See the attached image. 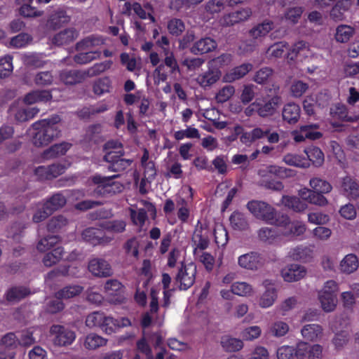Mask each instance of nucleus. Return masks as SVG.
I'll return each mask as SVG.
<instances>
[{
  "label": "nucleus",
  "mask_w": 359,
  "mask_h": 359,
  "mask_svg": "<svg viewBox=\"0 0 359 359\" xmlns=\"http://www.w3.org/2000/svg\"><path fill=\"white\" fill-rule=\"evenodd\" d=\"M247 208L257 219L277 226H285L290 223V217L278 212L272 205L262 201L253 200L247 204Z\"/></svg>",
  "instance_id": "f257e3e1"
},
{
  "label": "nucleus",
  "mask_w": 359,
  "mask_h": 359,
  "mask_svg": "<svg viewBox=\"0 0 359 359\" xmlns=\"http://www.w3.org/2000/svg\"><path fill=\"white\" fill-rule=\"evenodd\" d=\"M60 117L55 115L48 119H43L33 123L32 128L36 130L32 137V142L36 147H44L49 144L60 134L57 123Z\"/></svg>",
  "instance_id": "f03ea898"
},
{
  "label": "nucleus",
  "mask_w": 359,
  "mask_h": 359,
  "mask_svg": "<svg viewBox=\"0 0 359 359\" xmlns=\"http://www.w3.org/2000/svg\"><path fill=\"white\" fill-rule=\"evenodd\" d=\"M118 177L119 175L106 177L99 174L92 176L91 181L97 185L93 195L94 196H105L121 192L123 187L122 184L114 181V179Z\"/></svg>",
  "instance_id": "7ed1b4c3"
},
{
  "label": "nucleus",
  "mask_w": 359,
  "mask_h": 359,
  "mask_svg": "<svg viewBox=\"0 0 359 359\" xmlns=\"http://www.w3.org/2000/svg\"><path fill=\"white\" fill-rule=\"evenodd\" d=\"M164 55L165 57L163 63L158 65L155 69L158 78L162 81L167 80L168 72L170 74L180 72V67L173 53L169 48H164Z\"/></svg>",
  "instance_id": "20e7f679"
},
{
  "label": "nucleus",
  "mask_w": 359,
  "mask_h": 359,
  "mask_svg": "<svg viewBox=\"0 0 359 359\" xmlns=\"http://www.w3.org/2000/svg\"><path fill=\"white\" fill-rule=\"evenodd\" d=\"M124 154L123 149L109 151L105 153L103 158L104 161L109 163L108 170L109 171L122 172L130 166L133 160L123 158Z\"/></svg>",
  "instance_id": "39448f33"
},
{
  "label": "nucleus",
  "mask_w": 359,
  "mask_h": 359,
  "mask_svg": "<svg viewBox=\"0 0 359 359\" xmlns=\"http://www.w3.org/2000/svg\"><path fill=\"white\" fill-rule=\"evenodd\" d=\"M196 266L193 264H181L180 268L175 277L176 283L180 284V289L187 290L191 287L196 280Z\"/></svg>",
  "instance_id": "423d86ee"
},
{
  "label": "nucleus",
  "mask_w": 359,
  "mask_h": 359,
  "mask_svg": "<svg viewBox=\"0 0 359 359\" xmlns=\"http://www.w3.org/2000/svg\"><path fill=\"white\" fill-rule=\"evenodd\" d=\"M50 333L53 337L55 345L66 346L72 344L76 338L74 332L60 325H53L50 327Z\"/></svg>",
  "instance_id": "0eeeda50"
},
{
  "label": "nucleus",
  "mask_w": 359,
  "mask_h": 359,
  "mask_svg": "<svg viewBox=\"0 0 359 359\" xmlns=\"http://www.w3.org/2000/svg\"><path fill=\"white\" fill-rule=\"evenodd\" d=\"M280 102V97L275 95L271 97L257 98L253 102V105L257 107V114L262 118H265L272 116L275 113Z\"/></svg>",
  "instance_id": "6e6552de"
},
{
  "label": "nucleus",
  "mask_w": 359,
  "mask_h": 359,
  "mask_svg": "<svg viewBox=\"0 0 359 359\" xmlns=\"http://www.w3.org/2000/svg\"><path fill=\"white\" fill-rule=\"evenodd\" d=\"M81 237L84 241L93 246L107 244L112 239L106 236L102 229L94 227H88L84 229L81 233Z\"/></svg>",
  "instance_id": "1a4fd4ad"
},
{
  "label": "nucleus",
  "mask_w": 359,
  "mask_h": 359,
  "mask_svg": "<svg viewBox=\"0 0 359 359\" xmlns=\"http://www.w3.org/2000/svg\"><path fill=\"white\" fill-rule=\"evenodd\" d=\"M265 262L263 256L256 252L241 255L238 257V264L244 269L250 270H256L262 266Z\"/></svg>",
  "instance_id": "9d476101"
},
{
  "label": "nucleus",
  "mask_w": 359,
  "mask_h": 359,
  "mask_svg": "<svg viewBox=\"0 0 359 359\" xmlns=\"http://www.w3.org/2000/svg\"><path fill=\"white\" fill-rule=\"evenodd\" d=\"M302 109L298 104L288 102L284 104L282 109V119L284 123L289 125L296 124L301 116Z\"/></svg>",
  "instance_id": "9b49d317"
},
{
  "label": "nucleus",
  "mask_w": 359,
  "mask_h": 359,
  "mask_svg": "<svg viewBox=\"0 0 359 359\" xmlns=\"http://www.w3.org/2000/svg\"><path fill=\"white\" fill-rule=\"evenodd\" d=\"M70 21V17L67 11L61 8L54 10L48 17L47 26L53 30L60 28L63 25Z\"/></svg>",
  "instance_id": "f8f14e48"
},
{
  "label": "nucleus",
  "mask_w": 359,
  "mask_h": 359,
  "mask_svg": "<svg viewBox=\"0 0 359 359\" xmlns=\"http://www.w3.org/2000/svg\"><path fill=\"white\" fill-rule=\"evenodd\" d=\"M88 270L98 277H108L112 273L108 262L100 258H94L89 262Z\"/></svg>",
  "instance_id": "ddd939ff"
},
{
  "label": "nucleus",
  "mask_w": 359,
  "mask_h": 359,
  "mask_svg": "<svg viewBox=\"0 0 359 359\" xmlns=\"http://www.w3.org/2000/svg\"><path fill=\"white\" fill-rule=\"evenodd\" d=\"M217 46V42L214 39L205 37L196 41L190 48V52L194 55H203L213 51Z\"/></svg>",
  "instance_id": "4468645a"
},
{
  "label": "nucleus",
  "mask_w": 359,
  "mask_h": 359,
  "mask_svg": "<svg viewBox=\"0 0 359 359\" xmlns=\"http://www.w3.org/2000/svg\"><path fill=\"white\" fill-rule=\"evenodd\" d=\"M222 76V72L217 67H209L204 73L197 77L198 84L205 88L215 83Z\"/></svg>",
  "instance_id": "2eb2a0df"
},
{
  "label": "nucleus",
  "mask_w": 359,
  "mask_h": 359,
  "mask_svg": "<svg viewBox=\"0 0 359 359\" xmlns=\"http://www.w3.org/2000/svg\"><path fill=\"white\" fill-rule=\"evenodd\" d=\"M252 69V65L250 63H243L239 66L235 67L229 72H226L223 76V81L226 83H231L244 77Z\"/></svg>",
  "instance_id": "dca6fc26"
},
{
  "label": "nucleus",
  "mask_w": 359,
  "mask_h": 359,
  "mask_svg": "<svg viewBox=\"0 0 359 359\" xmlns=\"http://www.w3.org/2000/svg\"><path fill=\"white\" fill-rule=\"evenodd\" d=\"M306 270L304 266L292 264H290L287 269L282 271V276L285 281L293 282L297 281L306 275Z\"/></svg>",
  "instance_id": "f3484780"
},
{
  "label": "nucleus",
  "mask_w": 359,
  "mask_h": 359,
  "mask_svg": "<svg viewBox=\"0 0 359 359\" xmlns=\"http://www.w3.org/2000/svg\"><path fill=\"white\" fill-rule=\"evenodd\" d=\"M341 189L344 194L350 199H356L359 197V184L349 176L342 179Z\"/></svg>",
  "instance_id": "a211bd4d"
},
{
  "label": "nucleus",
  "mask_w": 359,
  "mask_h": 359,
  "mask_svg": "<svg viewBox=\"0 0 359 359\" xmlns=\"http://www.w3.org/2000/svg\"><path fill=\"white\" fill-rule=\"evenodd\" d=\"M78 32L74 28H67L56 34L53 38V43L56 46L69 44L78 37Z\"/></svg>",
  "instance_id": "6ab92c4d"
},
{
  "label": "nucleus",
  "mask_w": 359,
  "mask_h": 359,
  "mask_svg": "<svg viewBox=\"0 0 359 359\" xmlns=\"http://www.w3.org/2000/svg\"><path fill=\"white\" fill-rule=\"evenodd\" d=\"M52 99V94L50 90H36L25 95L24 102L27 104H33L36 102H47Z\"/></svg>",
  "instance_id": "aec40b11"
},
{
  "label": "nucleus",
  "mask_w": 359,
  "mask_h": 359,
  "mask_svg": "<svg viewBox=\"0 0 359 359\" xmlns=\"http://www.w3.org/2000/svg\"><path fill=\"white\" fill-rule=\"evenodd\" d=\"M60 79L66 85H74L85 79V74L79 70L65 69L60 72Z\"/></svg>",
  "instance_id": "412c9836"
},
{
  "label": "nucleus",
  "mask_w": 359,
  "mask_h": 359,
  "mask_svg": "<svg viewBox=\"0 0 359 359\" xmlns=\"http://www.w3.org/2000/svg\"><path fill=\"white\" fill-rule=\"evenodd\" d=\"M67 200L65 196L60 193L53 194L44 203L45 209L49 210L51 214L65 205Z\"/></svg>",
  "instance_id": "4be33fe9"
},
{
  "label": "nucleus",
  "mask_w": 359,
  "mask_h": 359,
  "mask_svg": "<svg viewBox=\"0 0 359 359\" xmlns=\"http://www.w3.org/2000/svg\"><path fill=\"white\" fill-rule=\"evenodd\" d=\"M31 294L30 290L24 286H15L8 289L5 294L8 302H18Z\"/></svg>",
  "instance_id": "5701e85b"
},
{
  "label": "nucleus",
  "mask_w": 359,
  "mask_h": 359,
  "mask_svg": "<svg viewBox=\"0 0 359 359\" xmlns=\"http://www.w3.org/2000/svg\"><path fill=\"white\" fill-rule=\"evenodd\" d=\"M83 290L79 285H69L59 290L55 294V297L58 299H68L79 295Z\"/></svg>",
  "instance_id": "b1692460"
},
{
  "label": "nucleus",
  "mask_w": 359,
  "mask_h": 359,
  "mask_svg": "<svg viewBox=\"0 0 359 359\" xmlns=\"http://www.w3.org/2000/svg\"><path fill=\"white\" fill-rule=\"evenodd\" d=\"M351 6V0H339L330 11L331 18L336 21L342 20L344 18V13L350 8Z\"/></svg>",
  "instance_id": "393cba45"
},
{
  "label": "nucleus",
  "mask_w": 359,
  "mask_h": 359,
  "mask_svg": "<svg viewBox=\"0 0 359 359\" xmlns=\"http://www.w3.org/2000/svg\"><path fill=\"white\" fill-rule=\"evenodd\" d=\"M281 203L284 206L297 212H302L307 208V204L297 196H283Z\"/></svg>",
  "instance_id": "a878e982"
},
{
  "label": "nucleus",
  "mask_w": 359,
  "mask_h": 359,
  "mask_svg": "<svg viewBox=\"0 0 359 359\" xmlns=\"http://www.w3.org/2000/svg\"><path fill=\"white\" fill-rule=\"evenodd\" d=\"M273 29V22L269 20H266L263 22L252 27L249 31V34L253 39H258L266 36Z\"/></svg>",
  "instance_id": "bb28decb"
},
{
  "label": "nucleus",
  "mask_w": 359,
  "mask_h": 359,
  "mask_svg": "<svg viewBox=\"0 0 359 359\" xmlns=\"http://www.w3.org/2000/svg\"><path fill=\"white\" fill-rule=\"evenodd\" d=\"M319 300L321 304V306L325 311H332L337 306V294L320 292L319 293Z\"/></svg>",
  "instance_id": "cd10ccee"
},
{
  "label": "nucleus",
  "mask_w": 359,
  "mask_h": 359,
  "mask_svg": "<svg viewBox=\"0 0 359 359\" xmlns=\"http://www.w3.org/2000/svg\"><path fill=\"white\" fill-rule=\"evenodd\" d=\"M71 146L72 144L67 142L55 144L44 151L43 157L45 158H53L59 156L65 155L70 149Z\"/></svg>",
  "instance_id": "c85d7f7f"
},
{
  "label": "nucleus",
  "mask_w": 359,
  "mask_h": 359,
  "mask_svg": "<svg viewBox=\"0 0 359 359\" xmlns=\"http://www.w3.org/2000/svg\"><path fill=\"white\" fill-rule=\"evenodd\" d=\"M231 227L234 230L244 231L248 228V222L245 215L238 211H234L229 217Z\"/></svg>",
  "instance_id": "c756f323"
},
{
  "label": "nucleus",
  "mask_w": 359,
  "mask_h": 359,
  "mask_svg": "<svg viewBox=\"0 0 359 359\" xmlns=\"http://www.w3.org/2000/svg\"><path fill=\"white\" fill-rule=\"evenodd\" d=\"M221 345L227 352H236L243 347L242 340L226 335L221 339Z\"/></svg>",
  "instance_id": "7c9ffc66"
},
{
  "label": "nucleus",
  "mask_w": 359,
  "mask_h": 359,
  "mask_svg": "<svg viewBox=\"0 0 359 359\" xmlns=\"http://www.w3.org/2000/svg\"><path fill=\"white\" fill-rule=\"evenodd\" d=\"M323 329L320 325L317 324L306 325L302 329L303 337L309 341H316L322 334Z\"/></svg>",
  "instance_id": "2f4dec72"
},
{
  "label": "nucleus",
  "mask_w": 359,
  "mask_h": 359,
  "mask_svg": "<svg viewBox=\"0 0 359 359\" xmlns=\"http://www.w3.org/2000/svg\"><path fill=\"white\" fill-rule=\"evenodd\" d=\"M65 251L62 247H56L51 252L46 253L43 258L46 266H52L63 258Z\"/></svg>",
  "instance_id": "473e14b6"
},
{
  "label": "nucleus",
  "mask_w": 359,
  "mask_h": 359,
  "mask_svg": "<svg viewBox=\"0 0 359 359\" xmlns=\"http://www.w3.org/2000/svg\"><path fill=\"white\" fill-rule=\"evenodd\" d=\"M107 339L102 337L90 333L86 337L84 346L89 350H95L107 344Z\"/></svg>",
  "instance_id": "72a5a7b5"
},
{
  "label": "nucleus",
  "mask_w": 359,
  "mask_h": 359,
  "mask_svg": "<svg viewBox=\"0 0 359 359\" xmlns=\"http://www.w3.org/2000/svg\"><path fill=\"white\" fill-rule=\"evenodd\" d=\"M358 267V260L353 254L347 255L341 262L340 268L341 271L346 273H351Z\"/></svg>",
  "instance_id": "f704fd0d"
},
{
  "label": "nucleus",
  "mask_w": 359,
  "mask_h": 359,
  "mask_svg": "<svg viewBox=\"0 0 359 359\" xmlns=\"http://www.w3.org/2000/svg\"><path fill=\"white\" fill-rule=\"evenodd\" d=\"M305 153L312 163L316 166H320L324 162V154L317 147H309L305 149Z\"/></svg>",
  "instance_id": "c9c22d12"
},
{
  "label": "nucleus",
  "mask_w": 359,
  "mask_h": 359,
  "mask_svg": "<svg viewBox=\"0 0 359 359\" xmlns=\"http://www.w3.org/2000/svg\"><path fill=\"white\" fill-rule=\"evenodd\" d=\"M60 241V236L48 235L39 241L36 248L40 252H46L53 248Z\"/></svg>",
  "instance_id": "e433bc0d"
},
{
  "label": "nucleus",
  "mask_w": 359,
  "mask_h": 359,
  "mask_svg": "<svg viewBox=\"0 0 359 359\" xmlns=\"http://www.w3.org/2000/svg\"><path fill=\"white\" fill-rule=\"evenodd\" d=\"M309 184L314 191L322 194L330 193L332 189L330 182L320 177L311 178Z\"/></svg>",
  "instance_id": "4c0bfd02"
},
{
  "label": "nucleus",
  "mask_w": 359,
  "mask_h": 359,
  "mask_svg": "<svg viewBox=\"0 0 359 359\" xmlns=\"http://www.w3.org/2000/svg\"><path fill=\"white\" fill-rule=\"evenodd\" d=\"M33 0H29L27 3L23 4L19 8L20 15L24 18H31L41 17L43 15V11L38 10L32 6Z\"/></svg>",
  "instance_id": "58836bf2"
},
{
  "label": "nucleus",
  "mask_w": 359,
  "mask_h": 359,
  "mask_svg": "<svg viewBox=\"0 0 359 359\" xmlns=\"http://www.w3.org/2000/svg\"><path fill=\"white\" fill-rule=\"evenodd\" d=\"M100 56L101 51L100 50L79 53L74 56V61L79 65H85L100 58Z\"/></svg>",
  "instance_id": "ea45409f"
},
{
  "label": "nucleus",
  "mask_w": 359,
  "mask_h": 359,
  "mask_svg": "<svg viewBox=\"0 0 359 359\" xmlns=\"http://www.w3.org/2000/svg\"><path fill=\"white\" fill-rule=\"evenodd\" d=\"M330 114L334 118L343 121H353V118L348 116V110L346 105L340 103L334 104L330 109Z\"/></svg>",
  "instance_id": "a19ab883"
},
{
  "label": "nucleus",
  "mask_w": 359,
  "mask_h": 359,
  "mask_svg": "<svg viewBox=\"0 0 359 359\" xmlns=\"http://www.w3.org/2000/svg\"><path fill=\"white\" fill-rule=\"evenodd\" d=\"M354 33V28L346 25H341L337 27L335 39L341 43L347 42Z\"/></svg>",
  "instance_id": "79ce46f5"
},
{
  "label": "nucleus",
  "mask_w": 359,
  "mask_h": 359,
  "mask_svg": "<svg viewBox=\"0 0 359 359\" xmlns=\"http://www.w3.org/2000/svg\"><path fill=\"white\" fill-rule=\"evenodd\" d=\"M111 61H104L102 62L95 63L93 66L88 68L86 71H84L86 77H93L96 76L101 73L105 72L111 67Z\"/></svg>",
  "instance_id": "37998d69"
},
{
  "label": "nucleus",
  "mask_w": 359,
  "mask_h": 359,
  "mask_svg": "<svg viewBox=\"0 0 359 359\" xmlns=\"http://www.w3.org/2000/svg\"><path fill=\"white\" fill-rule=\"evenodd\" d=\"M68 220L63 215H57L52 217L47 224V229L49 232H58L62 227L65 226Z\"/></svg>",
  "instance_id": "c03bdc74"
},
{
  "label": "nucleus",
  "mask_w": 359,
  "mask_h": 359,
  "mask_svg": "<svg viewBox=\"0 0 359 359\" xmlns=\"http://www.w3.org/2000/svg\"><path fill=\"white\" fill-rule=\"evenodd\" d=\"M32 36L27 33H20L11 39L10 44L16 48H22L26 47L32 41Z\"/></svg>",
  "instance_id": "a18cd8bd"
},
{
  "label": "nucleus",
  "mask_w": 359,
  "mask_h": 359,
  "mask_svg": "<svg viewBox=\"0 0 359 359\" xmlns=\"http://www.w3.org/2000/svg\"><path fill=\"white\" fill-rule=\"evenodd\" d=\"M168 32L175 36H180L185 30V25L181 19L172 18L168 22Z\"/></svg>",
  "instance_id": "49530a36"
},
{
  "label": "nucleus",
  "mask_w": 359,
  "mask_h": 359,
  "mask_svg": "<svg viewBox=\"0 0 359 359\" xmlns=\"http://www.w3.org/2000/svg\"><path fill=\"white\" fill-rule=\"evenodd\" d=\"M278 236V231L274 228L262 227L258 231L259 238L269 244L273 243Z\"/></svg>",
  "instance_id": "de8ad7c7"
},
{
  "label": "nucleus",
  "mask_w": 359,
  "mask_h": 359,
  "mask_svg": "<svg viewBox=\"0 0 359 359\" xmlns=\"http://www.w3.org/2000/svg\"><path fill=\"white\" fill-rule=\"evenodd\" d=\"M13 56L7 55L0 58V78L8 76L13 72Z\"/></svg>",
  "instance_id": "09e8293b"
},
{
  "label": "nucleus",
  "mask_w": 359,
  "mask_h": 359,
  "mask_svg": "<svg viewBox=\"0 0 359 359\" xmlns=\"http://www.w3.org/2000/svg\"><path fill=\"white\" fill-rule=\"evenodd\" d=\"M319 128V125L317 123H311L302 126V130L304 133V135L309 140H318L323 136V133L317 131Z\"/></svg>",
  "instance_id": "8fccbe9b"
},
{
  "label": "nucleus",
  "mask_w": 359,
  "mask_h": 359,
  "mask_svg": "<svg viewBox=\"0 0 359 359\" xmlns=\"http://www.w3.org/2000/svg\"><path fill=\"white\" fill-rule=\"evenodd\" d=\"M39 112V108L36 107H27L18 110L15 114V117L19 121H27L33 118Z\"/></svg>",
  "instance_id": "3c124183"
},
{
  "label": "nucleus",
  "mask_w": 359,
  "mask_h": 359,
  "mask_svg": "<svg viewBox=\"0 0 359 359\" xmlns=\"http://www.w3.org/2000/svg\"><path fill=\"white\" fill-rule=\"evenodd\" d=\"M303 12L304 8L302 6L290 7L285 11L284 18L291 23L297 24L301 18Z\"/></svg>",
  "instance_id": "603ef678"
},
{
  "label": "nucleus",
  "mask_w": 359,
  "mask_h": 359,
  "mask_svg": "<svg viewBox=\"0 0 359 359\" xmlns=\"http://www.w3.org/2000/svg\"><path fill=\"white\" fill-rule=\"evenodd\" d=\"M123 287L122 283L115 279L108 280L104 284V291L109 296H115L121 294Z\"/></svg>",
  "instance_id": "864d4df0"
},
{
  "label": "nucleus",
  "mask_w": 359,
  "mask_h": 359,
  "mask_svg": "<svg viewBox=\"0 0 359 359\" xmlns=\"http://www.w3.org/2000/svg\"><path fill=\"white\" fill-rule=\"evenodd\" d=\"M103 228L107 231L119 233L126 230V223L123 220H110L103 224Z\"/></svg>",
  "instance_id": "5fc2aeb1"
},
{
  "label": "nucleus",
  "mask_w": 359,
  "mask_h": 359,
  "mask_svg": "<svg viewBox=\"0 0 359 359\" xmlns=\"http://www.w3.org/2000/svg\"><path fill=\"white\" fill-rule=\"evenodd\" d=\"M111 81L108 77L99 79L93 84V92L97 95H101L109 91Z\"/></svg>",
  "instance_id": "6e6d98bb"
},
{
  "label": "nucleus",
  "mask_w": 359,
  "mask_h": 359,
  "mask_svg": "<svg viewBox=\"0 0 359 359\" xmlns=\"http://www.w3.org/2000/svg\"><path fill=\"white\" fill-rule=\"evenodd\" d=\"M105 314L102 312L95 311L89 314L86 319L87 327L93 328L98 327L101 328L102 320L104 319Z\"/></svg>",
  "instance_id": "4d7b16f0"
},
{
  "label": "nucleus",
  "mask_w": 359,
  "mask_h": 359,
  "mask_svg": "<svg viewBox=\"0 0 359 359\" xmlns=\"http://www.w3.org/2000/svg\"><path fill=\"white\" fill-rule=\"evenodd\" d=\"M231 285L234 294L243 297L250 295L252 292V287L245 282H236Z\"/></svg>",
  "instance_id": "13d9d810"
},
{
  "label": "nucleus",
  "mask_w": 359,
  "mask_h": 359,
  "mask_svg": "<svg viewBox=\"0 0 359 359\" xmlns=\"http://www.w3.org/2000/svg\"><path fill=\"white\" fill-rule=\"evenodd\" d=\"M100 329L107 334L115 332L118 329V319L105 316Z\"/></svg>",
  "instance_id": "bf43d9fd"
},
{
  "label": "nucleus",
  "mask_w": 359,
  "mask_h": 359,
  "mask_svg": "<svg viewBox=\"0 0 359 359\" xmlns=\"http://www.w3.org/2000/svg\"><path fill=\"white\" fill-rule=\"evenodd\" d=\"M227 0H209L205 6V10L210 14L221 12L224 9Z\"/></svg>",
  "instance_id": "052dcab7"
},
{
  "label": "nucleus",
  "mask_w": 359,
  "mask_h": 359,
  "mask_svg": "<svg viewBox=\"0 0 359 359\" xmlns=\"http://www.w3.org/2000/svg\"><path fill=\"white\" fill-rule=\"evenodd\" d=\"M34 82L39 86H50L53 82V76L49 71L41 72L36 74Z\"/></svg>",
  "instance_id": "680f3d73"
},
{
  "label": "nucleus",
  "mask_w": 359,
  "mask_h": 359,
  "mask_svg": "<svg viewBox=\"0 0 359 359\" xmlns=\"http://www.w3.org/2000/svg\"><path fill=\"white\" fill-rule=\"evenodd\" d=\"M234 93L235 88L233 86H225L216 94V100L218 103H224L229 100Z\"/></svg>",
  "instance_id": "e2e57ef3"
},
{
  "label": "nucleus",
  "mask_w": 359,
  "mask_h": 359,
  "mask_svg": "<svg viewBox=\"0 0 359 359\" xmlns=\"http://www.w3.org/2000/svg\"><path fill=\"white\" fill-rule=\"evenodd\" d=\"M200 134L198 129L192 127H188L185 130H180L174 133V137L176 140H181L184 138H199Z\"/></svg>",
  "instance_id": "0e129e2a"
},
{
  "label": "nucleus",
  "mask_w": 359,
  "mask_h": 359,
  "mask_svg": "<svg viewBox=\"0 0 359 359\" xmlns=\"http://www.w3.org/2000/svg\"><path fill=\"white\" fill-rule=\"evenodd\" d=\"M262 333L261 328L257 325L250 326L241 332V337L244 340L252 341L257 339Z\"/></svg>",
  "instance_id": "69168bd1"
},
{
  "label": "nucleus",
  "mask_w": 359,
  "mask_h": 359,
  "mask_svg": "<svg viewBox=\"0 0 359 359\" xmlns=\"http://www.w3.org/2000/svg\"><path fill=\"white\" fill-rule=\"evenodd\" d=\"M22 61L25 65L34 67H41L44 63L36 53L25 54L22 56Z\"/></svg>",
  "instance_id": "338daca9"
},
{
  "label": "nucleus",
  "mask_w": 359,
  "mask_h": 359,
  "mask_svg": "<svg viewBox=\"0 0 359 359\" xmlns=\"http://www.w3.org/2000/svg\"><path fill=\"white\" fill-rule=\"evenodd\" d=\"M276 297V292L274 289L267 290L261 297L259 305L262 308H268L273 304Z\"/></svg>",
  "instance_id": "774afa93"
}]
</instances>
